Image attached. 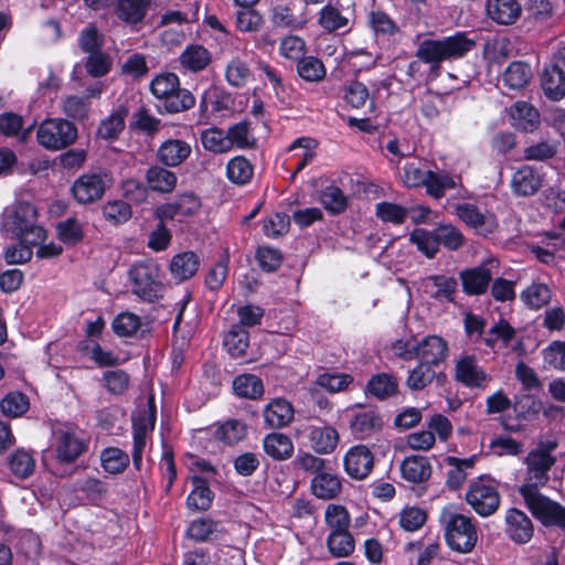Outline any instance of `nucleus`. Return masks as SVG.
I'll return each instance as SVG.
<instances>
[{
  "instance_id": "f257e3e1",
  "label": "nucleus",
  "mask_w": 565,
  "mask_h": 565,
  "mask_svg": "<svg viewBox=\"0 0 565 565\" xmlns=\"http://www.w3.org/2000/svg\"><path fill=\"white\" fill-rule=\"evenodd\" d=\"M556 447L555 441H540L527 452L523 460L524 481L519 488V493L534 518L545 525H558L565 529V508L539 491L550 481V470L556 462V457L553 455Z\"/></svg>"
},
{
  "instance_id": "f03ea898",
  "label": "nucleus",
  "mask_w": 565,
  "mask_h": 565,
  "mask_svg": "<svg viewBox=\"0 0 565 565\" xmlns=\"http://www.w3.org/2000/svg\"><path fill=\"white\" fill-rule=\"evenodd\" d=\"M0 233L6 237H25L31 244H41L46 236L44 228L38 224L35 206L24 201H15L4 207Z\"/></svg>"
},
{
  "instance_id": "7ed1b4c3",
  "label": "nucleus",
  "mask_w": 565,
  "mask_h": 565,
  "mask_svg": "<svg viewBox=\"0 0 565 565\" xmlns=\"http://www.w3.org/2000/svg\"><path fill=\"white\" fill-rule=\"evenodd\" d=\"M476 41L463 32L435 40H423L416 50L415 56L423 63L438 67L444 61L458 60L473 50Z\"/></svg>"
},
{
  "instance_id": "20e7f679",
  "label": "nucleus",
  "mask_w": 565,
  "mask_h": 565,
  "mask_svg": "<svg viewBox=\"0 0 565 565\" xmlns=\"http://www.w3.org/2000/svg\"><path fill=\"white\" fill-rule=\"evenodd\" d=\"M439 521L444 527L448 546L459 553H469L476 546L478 532L471 518L458 512L457 508L448 504L443 508Z\"/></svg>"
},
{
  "instance_id": "39448f33",
  "label": "nucleus",
  "mask_w": 565,
  "mask_h": 565,
  "mask_svg": "<svg viewBox=\"0 0 565 565\" xmlns=\"http://www.w3.org/2000/svg\"><path fill=\"white\" fill-rule=\"evenodd\" d=\"M132 292L142 300L152 302L162 297L164 286L162 271L153 259L138 260L128 271Z\"/></svg>"
},
{
  "instance_id": "423d86ee",
  "label": "nucleus",
  "mask_w": 565,
  "mask_h": 565,
  "mask_svg": "<svg viewBox=\"0 0 565 565\" xmlns=\"http://www.w3.org/2000/svg\"><path fill=\"white\" fill-rule=\"evenodd\" d=\"M150 90L163 102L164 109L170 114L188 110L195 104L194 96L188 89L180 88L179 77L173 73L157 75L150 83Z\"/></svg>"
},
{
  "instance_id": "0eeeda50",
  "label": "nucleus",
  "mask_w": 565,
  "mask_h": 565,
  "mask_svg": "<svg viewBox=\"0 0 565 565\" xmlns=\"http://www.w3.org/2000/svg\"><path fill=\"white\" fill-rule=\"evenodd\" d=\"M77 137L76 127L68 120L52 118L44 120L38 128L39 143L47 150H61L72 145Z\"/></svg>"
},
{
  "instance_id": "6e6552de",
  "label": "nucleus",
  "mask_w": 565,
  "mask_h": 565,
  "mask_svg": "<svg viewBox=\"0 0 565 565\" xmlns=\"http://www.w3.org/2000/svg\"><path fill=\"white\" fill-rule=\"evenodd\" d=\"M52 448L60 462L71 463L86 451L87 443L78 429L61 426L53 433Z\"/></svg>"
},
{
  "instance_id": "1a4fd4ad",
  "label": "nucleus",
  "mask_w": 565,
  "mask_h": 565,
  "mask_svg": "<svg viewBox=\"0 0 565 565\" xmlns=\"http://www.w3.org/2000/svg\"><path fill=\"white\" fill-rule=\"evenodd\" d=\"M467 503L481 516H489L497 511L500 495L493 484L483 479L470 483L466 493Z\"/></svg>"
},
{
  "instance_id": "9d476101",
  "label": "nucleus",
  "mask_w": 565,
  "mask_h": 565,
  "mask_svg": "<svg viewBox=\"0 0 565 565\" xmlns=\"http://www.w3.org/2000/svg\"><path fill=\"white\" fill-rule=\"evenodd\" d=\"M108 183L106 173H85L74 181L71 192L78 204H92L104 196Z\"/></svg>"
},
{
  "instance_id": "9b49d317",
  "label": "nucleus",
  "mask_w": 565,
  "mask_h": 565,
  "mask_svg": "<svg viewBox=\"0 0 565 565\" xmlns=\"http://www.w3.org/2000/svg\"><path fill=\"white\" fill-rule=\"evenodd\" d=\"M455 379L469 388L484 390L491 381V376L470 355L461 356L455 365Z\"/></svg>"
},
{
  "instance_id": "f8f14e48",
  "label": "nucleus",
  "mask_w": 565,
  "mask_h": 565,
  "mask_svg": "<svg viewBox=\"0 0 565 565\" xmlns=\"http://www.w3.org/2000/svg\"><path fill=\"white\" fill-rule=\"evenodd\" d=\"M449 355L446 340L439 335H427L417 339L415 360L438 367Z\"/></svg>"
},
{
  "instance_id": "ddd939ff",
  "label": "nucleus",
  "mask_w": 565,
  "mask_h": 565,
  "mask_svg": "<svg viewBox=\"0 0 565 565\" xmlns=\"http://www.w3.org/2000/svg\"><path fill=\"white\" fill-rule=\"evenodd\" d=\"M374 458L371 450L364 445L351 447L343 458L345 472L354 479L362 480L373 469Z\"/></svg>"
},
{
  "instance_id": "4468645a",
  "label": "nucleus",
  "mask_w": 565,
  "mask_h": 565,
  "mask_svg": "<svg viewBox=\"0 0 565 565\" xmlns=\"http://www.w3.org/2000/svg\"><path fill=\"white\" fill-rule=\"evenodd\" d=\"M156 422L154 409H145L132 419L134 428V451L132 460L136 468L139 469L142 458V451L147 445L148 434L152 431Z\"/></svg>"
},
{
  "instance_id": "2eb2a0df",
  "label": "nucleus",
  "mask_w": 565,
  "mask_h": 565,
  "mask_svg": "<svg viewBox=\"0 0 565 565\" xmlns=\"http://www.w3.org/2000/svg\"><path fill=\"white\" fill-rule=\"evenodd\" d=\"M457 215L462 222L475 228L477 233L481 235L492 233L498 226L497 218L492 213L482 212L478 206L470 203L458 205Z\"/></svg>"
},
{
  "instance_id": "dca6fc26",
  "label": "nucleus",
  "mask_w": 565,
  "mask_h": 565,
  "mask_svg": "<svg viewBox=\"0 0 565 565\" xmlns=\"http://www.w3.org/2000/svg\"><path fill=\"white\" fill-rule=\"evenodd\" d=\"M343 490L341 477L330 468H326L313 476L310 481L311 493L320 500L329 501L337 499Z\"/></svg>"
},
{
  "instance_id": "f3484780",
  "label": "nucleus",
  "mask_w": 565,
  "mask_h": 565,
  "mask_svg": "<svg viewBox=\"0 0 565 565\" xmlns=\"http://www.w3.org/2000/svg\"><path fill=\"white\" fill-rule=\"evenodd\" d=\"M192 153L191 145L182 139L169 138L158 147L156 156L158 161L170 168L184 163Z\"/></svg>"
},
{
  "instance_id": "a211bd4d",
  "label": "nucleus",
  "mask_w": 565,
  "mask_h": 565,
  "mask_svg": "<svg viewBox=\"0 0 565 565\" xmlns=\"http://www.w3.org/2000/svg\"><path fill=\"white\" fill-rule=\"evenodd\" d=\"M541 186L542 175L532 166H522L511 177V190L518 196L533 195Z\"/></svg>"
},
{
  "instance_id": "6ab92c4d",
  "label": "nucleus",
  "mask_w": 565,
  "mask_h": 565,
  "mask_svg": "<svg viewBox=\"0 0 565 565\" xmlns=\"http://www.w3.org/2000/svg\"><path fill=\"white\" fill-rule=\"evenodd\" d=\"M201 209L200 199L193 193H183L175 201L166 203L159 207V213L164 218H183L192 216Z\"/></svg>"
},
{
  "instance_id": "aec40b11",
  "label": "nucleus",
  "mask_w": 565,
  "mask_h": 565,
  "mask_svg": "<svg viewBox=\"0 0 565 565\" xmlns=\"http://www.w3.org/2000/svg\"><path fill=\"white\" fill-rule=\"evenodd\" d=\"M507 533L516 543H526L533 536V523L521 510L510 509L505 514Z\"/></svg>"
},
{
  "instance_id": "412c9836",
  "label": "nucleus",
  "mask_w": 565,
  "mask_h": 565,
  "mask_svg": "<svg viewBox=\"0 0 565 565\" xmlns=\"http://www.w3.org/2000/svg\"><path fill=\"white\" fill-rule=\"evenodd\" d=\"M382 425V418L374 409L353 411L349 422L351 433L361 439L380 430Z\"/></svg>"
},
{
  "instance_id": "4be33fe9",
  "label": "nucleus",
  "mask_w": 565,
  "mask_h": 565,
  "mask_svg": "<svg viewBox=\"0 0 565 565\" xmlns=\"http://www.w3.org/2000/svg\"><path fill=\"white\" fill-rule=\"evenodd\" d=\"M310 447L316 454H332L340 440L339 433L331 426H310L308 428Z\"/></svg>"
},
{
  "instance_id": "5701e85b",
  "label": "nucleus",
  "mask_w": 565,
  "mask_h": 565,
  "mask_svg": "<svg viewBox=\"0 0 565 565\" xmlns=\"http://www.w3.org/2000/svg\"><path fill=\"white\" fill-rule=\"evenodd\" d=\"M402 478L411 483H422L431 476V465L427 457L408 456L399 466Z\"/></svg>"
},
{
  "instance_id": "b1692460",
  "label": "nucleus",
  "mask_w": 565,
  "mask_h": 565,
  "mask_svg": "<svg viewBox=\"0 0 565 565\" xmlns=\"http://www.w3.org/2000/svg\"><path fill=\"white\" fill-rule=\"evenodd\" d=\"M294 407L285 398H275L268 403L264 411V422L270 428L287 426L294 418Z\"/></svg>"
},
{
  "instance_id": "393cba45",
  "label": "nucleus",
  "mask_w": 565,
  "mask_h": 565,
  "mask_svg": "<svg viewBox=\"0 0 565 565\" xmlns=\"http://www.w3.org/2000/svg\"><path fill=\"white\" fill-rule=\"evenodd\" d=\"M486 10L491 20L503 25L514 23L521 14L516 0H488Z\"/></svg>"
},
{
  "instance_id": "a878e982",
  "label": "nucleus",
  "mask_w": 565,
  "mask_h": 565,
  "mask_svg": "<svg viewBox=\"0 0 565 565\" xmlns=\"http://www.w3.org/2000/svg\"><path fill=\"white\" fill-rule=\"evenodd\" d=\"M263 449L267 456L277 461H284L294 455L291 438L282 433H270L263 439Z\"/></svg>"
},
{
  "instance_id": "bb28decb",
  "label": "nucleus",
  "mask_w": 565,
  "mask_h": 565,
  "mask_svg": "<svg viewBox=\"0 0 565 565\" xmlns=\"http://www.w3.org/2000/svg\"><path fill=\"white\" fill-rule=\"evenodd\" d=\"M511 125L523 131H532L540 125L539 111L526 102H516L510 108Z\"/></svg>"
},
{
  "instance_id": "cd10ccee",
  "label": "nucleus",
  "mask_w": 565,
  "mask_h": 565,
  "mask_svg": "<svg viewBox=\"0 0 565 565\" xmlns=\"http://www.w3.org/2000/svg\"><path fill=\"white\" fill-rule=\"evenodd\" d=\"M460 279L466 294L481 295L487 290L492 279V275L489 268L479 266L463 270L460 274Z\"/></svg>"
},
{
  "instance_id": "c85d7f7f",
  "label": "nucleus",
  "mask_w": 565,
  "mask_h": 565,
  "mask_svg": "<svg viewBox=\"0 0 565 565\" xmlns=\"http://www.w3.org/2000/svg\"><path fill=\"white\" fill-rule=\"evenodd\" d=\"M477 457L457 458L448 456L445 458V463L450 468L447 473L446 484L451 490H458L467 480V470L472 469Z\"/></svg>"
},
{
  "instance_id": "c756f323",
  "label": "nucleus",
  "mask_w": 565,
  "mask_h": 565,
  "mask_svg": "<svg viewBox=\"0 0 565 565\" xmlns=\"http://www.w3.org/2000/svg\"><path fill=\"white\" fill-rule=\"evenodd\" d=\"M211 61V53L206 47L200 44L188 45L179 56L180 65L184 70L193 73L206 68Z\"/></svg>"
},
{
  "instance_id": "7c9ffc66",
  "label": "nucleus",
  "mask_w": 565,
  "mask_h": 565,
  "mask_svg": "<svg viewBox=\"0 0 565 565\" xmlns=\"http://www.w3.org/2000/svg\"><path fill=\"white\" fill-rule=\"evenodd\" d=\"M169 167L152 166L147 170L146 180L148 186L159 193L172 192L178 182L177 174Z\"/></svg>"
},
{
  "instance_id": "2f4dec72",
  "label": "nucleus",
  "mask_w": 565,
  "mask_h": 565,
  "mask_svg": "<svg viewBox=\"0 0 565 565\" xmlns=\"http://www.w3.org/2000/svg\"><path fill=\"white\" fill-rule=\"evenodd\" d=\"M456 287L455 278L443 275L429 276L420 281L422 290L435 299H450Z\"/></svg>"
},
{
  "instance_id": "473e14b6",
  "label": "nucleus",
  "mask_w": 565,
  "mask_h": 565,
  "mask_svg": "<svg viewBox=\"0 0 565 565\" xmlns=\"http://www.w3.org/2000/svg\"><path fill=\"white\" fill-rule=\"evenodd\" d=\"M199 265L200 259L193 252L180 253L172 257L170 273L175 280L184 281L195 275Z\"/></svg>"
},
{
  "instance_id": "72a5a7b5",
  "label": "nucleus",
  "mask_w": 565,
  "mask_h": 565,
  "mask_svg": "<svg viewBox=\"0 0 565 565\" xmlns=\"http://www.w3.org/2000/svg\"><path fill=\"white\" fill-rule=\"evenodd\" d=\"M128 109L119 106L114 109L108 117L103 119L97 129V136L104 140H115L125 128Z\"/></svg>"
},
{
  "instance_id": "f704fd0d",
  "label": "nucleus",
  "mask_w": 565,
  "mask_h": 565,
  "mask_svg": "<svg viewBox=\"0 0 565 565\" xmlns=\"http://www.w3.org/2000/svg\"><path fill=\"white\" fill-rule=\"evenodd\" d=\"M542 88L545 95L558 100L565 95V74L558 66H547L542 74Z\"/></svg>"
},
{
  "instance_id": "c9c22d12",
  "label": "nucleus",
  "mask_w": 565,
  "mask_h": 565,
  "mask_svg": "<svg viewBox=\"0 0 565 565\" xmlns=\"http://www.w3.org/2000/svg\"><path fill=\"white\" fill-rule=\"evenodd\" d=\"M148 11L146 0H118L115 13L119 20L127 24H137L145 18Z\"/></svg>"
},
{
  "instance_id": "e433bc0d",
  "label": "nucleus",
  "mask_w": 565,
  "mask_h": 565,
  "mask_svg": "<svg viewBox=\"0 0 565 565\" xmlns=\"http://www.w3.org/2000/svg\"><path fill=\"white\" fill-rule=\"evenodd\" d=\"M271 23L275 28L301 30L307 24L308 20L305 14H295L287 6H276L271 10Z\"/></svg>"
},
{
  "instance_id": "4c0bfd02",
  "label": "nucleus",
  "mask_w": 565,
  "mask_h": 565,
  "mask_svg": "<svg viewBox=\"0 0 565 565\" xmlns=\"http://www.w3.org/2000/svg\"><path fill=\"white\" fill-rule=\"evenodd\" d=\"M318 141L310 137L297 138L289 147V151H294V157L298 158L294 174L300 172L316 157Z\"/></svg>"
},
{
  "instance_id": "58836bf2",
  "label": "nucleus",
  "mask_w": 565,
  "mask_h": 565,
  "mask_svg": "<svg viewBox=\"0 0 565 565\" xmlns=\"http://www.w3.org/2000/svg\"><path fill=\"white\" fill-rule=\"evenodd\" d=\"M226 132L231 142V150L233 148L250 149L256 146V138L252 132L250 122L247 120L232 125Z\"/></svg>"
},
{
  "instance_id": "ea45409f",
  "label": "nucleus",
  "mask_w": 565,
  "mask_h": 565,
  "mask_svg": "<svg viewBox=\"0 0 565 565\" xmlns=\"http://www.w3.org/2000/svg\"><path fill=\"white\" fill-rule=\"evenodd\" d=\"M100 463L103 469L110 475H118L129 466V456L117 447H108L100 452Z\"/></svg>"
},
{
  "instance_id": "a19ab883",
  "label": "nucleus",
  "mask_w": 565,
  "mask_h": 565,
  "mask_svg": "<svg viewBox=\"0 0 565 565\" xmlns=\"http://www.w3.org/2000/svg\"><path fill=\"white\" fill-rule=\"evenodd\" d=\"M327 547L333 557H348L354 552V539L349 531L330 532L327 537Z\"/></svg>"
},
{
  "instance_id": "79ce46f5",
  "label": "nucleus",
  "mask_w": 565,
  "mask_h": 565,
  "mask_svg": "<svg viewBox=\"0 0 565 565\" xmlns=\"http://www.w3.org/2000/svg\"><path fill=\"white\" fill-rule=\"evenodd\" d=\"M531 77V67L523 62L511 63L502 75L503 83L511 89H521L525 87Z\"/></svg>"
},
{
  "instance_id": "37998d69",
  "label": "nucleus",
  "mask_w": 565,
  "mask_h": 565,
  "mask_svg": "<svg viewBox=\"0 0 565 565\" xmlns=\"http://www.w3.org/2000/svg\"><path fill=\"white\" fill-rule=\"evenodd\" d=\"M201 142L205 150L216 154L231 151L227 132L216 127L204 129L201 132Z\"/></svg>"
},
{
  "instance_id": "c03bdc74",
  "label": "nucleus",
  "mask_w": 565,
  "mask_h": 565,
  "mask_svg": "<svg viewBox=\"0 0 565 565\" xmlns=\"http://www.w3.org/2000/svg\"><path fill=\"white\" fill-rule=\"evenodd\" d=\"M233 388L238 396L255 399L264 394L262 380L254 374H242L233 381Z\"/></svg>"
},
{
  "instance_id": "a18cd8bd",
  "label": "nucleus",
  "mask_w": 565,
  "mask_h": 565,
  "mask_svg": "<svg viewBox=\"0 0 565 565\" xmlns=\"http://www.w3.org/2000/svg\"><path fill=\"white\" fill-rule=\"evenodd\" d=\"M318 24L327 32H335L349 28V19L331 4L324 6L318 18Z\"/></svg>"
},
{
  "instance_id": "49530a36",
  "label": "nucleus",
  "mask_w": 565,
  "mask_h": 565,
  "mask_svg": "<svg viewBox=\"0 0 565 565\" xmlns=\"http://www.w3.org/2000/svg\"><path fill=\"white\" fill-rule=\"evenodd\" d=\"M396 380L385 373L374 375L367 383V392L379 399L391 397L397 393Z\"/></svg>"
},
{
  "instance_id": "de8ad7c7",
  "label": "nucleus",
  "mask_w": 565,
  "mask_h": 565,
  "mask_svg": "<svg viewBox=\"0 0 565 565\" xmlns=\"http://www.w3.org/2000/svg\"><path fill=\"white\" fill-rule=\"evenodd\" d=\"M436 376V367L418 362L408 373L406 385L412 391H420L429 385Z\"/></svg>"
},
{
  "instance_id": "09e8293b",
  "label": "nucleus",
  "mask_w": 565,
  "mask_h": 565,
  "mask_svg": "<svg viewBox=\"0 0 565 565\" xmlns=\"http://www.w3.org/2000/svg\"><path fill=\"white\" fill-rule=\"evenodd\" d=\"M324 521L330 532H344L349 531L351 518L344 507L329 504L324 512Z\"/></svg>"
},
{
  "instance_id": "8fccbe9b",
  "label": "nucleus",
  "mask_w": 565,
  "mask_h": 565,
  "mask_svg": "<svg viewBox=\"0 0 565 565\" xmlns=\"http://www.w3.org/2000/svg\"><path fill=\"white\" fill-rule=\"evenodd\" d=\"M194 489L186 499V504L191 509L207 510L212 502V492L206 482L199 477L193 478Z\"/></svg>"
},
{
  "instance_id": "3c124183",
  "label": "nucleus",
  "mask_w": 565,
  "mask_h": 565,
  "mask_svg": "<svg viewBox=\"0 0 565 565\" xmlns=\"http://www.w3.org/2000/svg\"><path fill=\"white\" fill-rule=\"evenodd\" d=\"M227 178L236 184H245L253 177V167L250 162L242 156L231 159L226 167Z\"/></svg>"
},
{
  "instance_id": "603ef678",
  "label": "nucleus",
  "mask_w": 565,
  "mask_h": 565,
  "mask_svg": "<svg viewBox=\"0 0 565 565\" xmlns=\"http://www.w3.org/2000/svg\"><path fill=\"white\" fill-rule=\"evenodd\" d=\"M409 241L428 258H433L438 252L436 231L428 232L424 228H416L411 233Z\"/></svg>"
},
{
  "instance_id": "864d4df0",
  "label": "nucleus",
  "mask_w": 565,
  "mask_h": 565,
  "mask_svg": "<svg viewBox=\"0 0 565 565\" xmlns=\"http://www.w3.org/2000/svg\"><path fill=\"white\" fill-rule=\"evenodd\" d=\"M17 239L15 243L11 244L6 248L4 259L8 264H23L32 258V247L38 244H31L26 242L25 237H11Z\"/></svg>"
},
{
  "instance_id": "5fc2aeb1",
  "label": "nucleus",
  "mask_w": 565,
  "mask_h": 565,
  "mask_svg": "<svg viewBox=\"0 0 565 565\" xmlns=\"http://www.w3.org/2000/svg\"><path fill=\"white\" fill-rule=\"evenodd\" d=\"M29 406V398L20 392L7 394L0 402L1 412L9 417L22 416Z\"/></svg>"
},
{
  "instance_id": "6e6d98bb",
  "label": "nucleus",
  "mask_w": 565,
  "mask_h": 565,
  "mask_svg": "<svg viewBox=\"0 0 565 565\" xmlns=\"http://www.w3.org/2000/svg\"><path fill=\"white\" fill-rule=\"evenodd\" d=\"M344 99L353 108H362L363 106L369 104L370 110L373 111L374 109V103L370 98L369 89L361 82H352L347 86Z\"/></svg>"
},
{
  "instance_id": "4d7b16f0",
  "label": "nucleus",
  "mask_w": 565,
  "mask_h": 565,
  "mask_svg": "<svg viewBox=\"0 0 565 565\" xmlns=\"http://www.w3.org/2000/svg\"><path fill=\"white\" fill-rule=\"evenodd\" d=\"M523 301L532 309H540L551 300V290L545 284L533 282L522 292Z\"/></svg>"
},
{
  "instance_id": "13d9d810",
  "label": "nucleus",
  "mask_w": 565,
  "mask_h": 565,
  "mask_svg": "<svg viewBox=\"0 0 565 565\" xmlns=\"http://www.w3.org/2000/svg\"><path fill=\"white\" fill-rule=\"evenodd\" d=\"M9 466L13 475L25 479L34 471L35 460L29 451L19 449L10 457Z\"/></svg>"
},
{
  "instance_id": "bf43d9fd",
  "label": "nucleus",
  "mask_w": 565,
  "mask_h": 565,
  "mask_svg": "<svg viewBox=\"0 0 565 565\" xmlns=\"http://www.w3.org/2000/svg\"><path fill=\"white\" fill-rule=\"evenodd\" d=\"M230 255L224 253L220 259L210 268L205 285L210 290H218L224 284L228 274Z\"/></svg>"
},
{
  "instance_id": "052dcab7",
  "label": "nucleus",
  "mask_w": 565,
  "mask_h": 565,
  "mask_svg": "<svg viewBox=\"0 0 565 565\" xmlns=\"http://www.w3.org/2000/svg\"><path fill=\"white\" fill-rule=\"evenodd\" d=\"M353 377L345 373H322L316 380V385L330 392L339 393L349 387Z\"/></svg>"
},
{
  "instance_id": "680f3d73",
  "label": "nucleus",
  "mask_w": 565,
  "mask_h": 565,
  "mask_svg": "<svg viewBox=\"0 0 565 565\" xmlns=\"http://www.w3.org/2000/svg\"><path fill=\"white\" fill-rule=\"evenodd\" d=\"M235 24L241 32H257L263 25V17L252 8L242 9L236 13Z\"/></svg>"
},
{
  "instance_id": "e2e57ef3",
  "label": "nucleus",
  "mask_w": 565,
  "mask_h": 565,
  "mask_svg": "<svg viewBox=\"0 0 565 565\" xmlns=\"http://www.w3.org/2000/svg\"><path fill=\"white\" fill-rule=\"evenodd\" d=\"M514 411L519 418L533 419L542 411V402L531 394H523L515 398Z\"/></svg>"
},
{
  "instance_id": "0e129e2a",
  "label": "nucleus",
  "mask_w": 565,
  "mask_h": 565,
  "mask_svg": "<svg viewBox=\"0 0 565 565\" xmlns=\"http://www.w3.org/2000/svg\"><path fill=\"white\" fill-rule=\"evenodd\" d=\"M429 171L424 169L419 162H406L403 168L402 182L407 188H418L425 184Z\"/></svg>"
},
{
  "instance_id": "69168bd1",
  "label": "nucleus",
  "mask_w": 565,
  "mask_h": 565,
  "mask_svg": "<svg viewBox=\"0 0 565 565\" xmlns=\"http://www.w3.org/2000/svg\"><path fill=\"white\" fill-rule=\"evenodd\" d=\"M322 205L332 213H340L347 207V196L335 185H328L320 195Z\"/></svg>"
},
{
  "instance_id": "338daca9",
  "label": "nucleus",
  "mask_w": 565,
  "mask_h": 565,
  "mask_svg": "<svg viewBox=\"0 0 565 565\" xmlns=\"http://www.w3.org/2000/svg\"><path fill=\"white\" fill-rule=\"evenodd\" d=\"M245 435L246 425L237 419L227 420L216 430V437L228 445L238 443Z\"/></svg>"
},
{
  "instance_id": "774afa93",
  "label": "nucleus",
  "mask_w": 565,
  "mask_h": 565,
  "mask_svg": "<svg viewBox=\"0 0 565 565\" xmlns=\"http://www.w3.org/2000/svg\"><path fill=\"white\" fill-rule=\"evenodd\" d=\"M225 76L230 85L242 87L249 79L250 71L245 62L233 58L226 66Z\"/></svg>"
}]
</instances>
